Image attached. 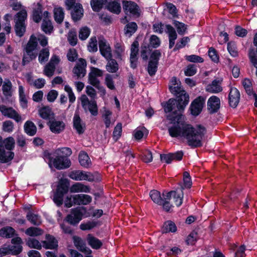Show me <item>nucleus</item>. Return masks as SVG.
<instances>
[{"mask_svg":"<svg viewBox=\"0 0 257 257\" xmlns=\"http://www.w3.org/2000/svg\"><path fill=\"white\" fill-rule=\"evenodd\" d=\"M28 219L35 225H39L41 223L40 217L33 213L29 212L27 215Z\"/></svg>","mask_w":257,"mask_h":257,"instance_id":"5fc2aeb1","label":"nucleus"},{"mask_svg":"<svg viewBox=\"0 0 257 257\" xmlns=\"http://www.w3.org/2000/svg\"><path fill=\"white\" fill-rule=\"evenodd\" d=\"M90 188L88 185H85L82 183H75L70 187V191L71 193H90Z\"/></svg>","mask_w":257,"mask_h":257,"instance_id":"cd10ccee","label":"nucleus"},{"mask_svg":"<svg viewBox=\"0 0 257 257\" xmlns=\"http://www.w3.org/2000/svg\"><path fill=\"white\" fill-rule=\"evenodd\" d=\"M99 50L101 55L107 60L112 57L111 51L109 44L104 39L99 40Z\"/></svg>","mask_w":257,"mask_h":257,"instance_id":"aec40b11","label":"nucleus"},{"mask_svg":"<svg viewBox=\"0 0 257 257\" xmlns=\"http://www.w3.org/2000/svg\"><path fill=\"white\" fill-rule=\"evenodd\" d=\"M27 17V13L26 10H22L15 16V31L16 34L19 37H22L25 32V22Z\"/></svg>","mask_w":257,"mask_h":257,"instance_id":"1a4fd4ad","label":"nucleus"},{"mask_svg":"<svg viewBox=\"0 0 257 257\" xmlns=\"http://www.w3.org/2000/svg\"><path fill=\"white\" fill-rule=\"evenodd\" d=\"M86 241L89 245L93 249H98L102 245V242L97 238L91 234H88L86 237Z\"/></svg>","mask_w":257,"mask_h":257,"instance_id":"2f4dec72","label":"nucleus"},{"mask_svg":"<svg viewBox=\"0 0 257 257\" xmlns=\"http://www.w3.org/2000/svg\"><path fill=\"white\" fill-rule=\"evenodd\" d=\"M38 43L36 36L32 35L25 48L26 53L24 54L23 62L25 65L37 56Z\"/></svg>","mask_w":257,"mask_h":257,"instance_id":"39448f33","label":"nucleus"},{"mask_svg":"<svg viewBox=\"0 0 257 257\" xmlns=\"http://www.w3.org/2000/svg\"><path fill=\"white\" fill-rule=\"evenodd\" d=\"M86 61L83 59L80 58L78 60L76 66L74 68L73 72L78 77H83L86 74Z\"/></svg>","mask_w":257,"mask_h":257,"instance_id":"4be33fe9","label":"nucleus"},{"mask_svg":"<svg viewBox=\"0 0 257 257\" xmlns=\"http://www.w3.org/2000/svg\"><path fill=\"white\" fill-rule=\"evenodd\" d=\"M73 126L77 132L82 133L84 131L85 125L82 122L79 116L76 113L73 117Z\"/></svg>","mask_w":257,"mask_h":257,"instance_id":"c9c22d12","label":"nucleus"},{"mask_svg":"<svg viewBox=\"0 0 257 257\" xmlns=\"http://www.w3.org/2000/svg\"><path fill=\"white\" fill-rule=\"evenodd\" d=\"M148 134V130L144 127L137 128L134 131V136L136 140H140Z\"/></svg>","mask_w":257,"mask_h":257,"instance_id":"79ce46f5","label":"nucleus"},{"mask_svg":"<svg viewBox=\"0 0 257 257\" xmlns=\"http://www.w3.org/2000/svg\"><path fill=\"white\" fill-rule=\"evenodd\" d=\"M22 239L19 237L14 238L12 240V243L14 244L11 247L5 246L0 248V257L3 256L11 253L17 254L20 253L22 250L21 243Z\"/></svg>","mask_w":257,"mask_h":257,"instance_id":"9d476101","label":"nucleus"},{"mask_svg":"<svg viewBox=\"0 0 257 257\" xmlns=\"http://www.w3.org/2000/svg\"><path fill=\"white\" fill-rule=\"evenodd\" d=\"M29 84L38 89L42 88L46 83V81L43 78H38L36 80H32L30 78L28 79Z\"/></svg>","mask_w":257,"mask_h":257,"instance_id":"c03bdc74","label":"nucleus"},{"mask_svg":"<svg viewBox=\"0 0 257 257\" xmlns=\"http://www.w3.org/2000/svg\"><path fill=\"white\" fill-rule=\"evenodd\" d=\"M54 18L56 22L61 23L64 19V14L63 9L60 7H56L54 10Z\"/></svg>","mask_w":257,"mask_h":257,"instance_id":"37998d69","label":"nucleus"},{"mask_svg":"<svg viewBox=\"0 0 257 257\" xmlns=\"http://www.w3.org/2000/svg\"><path fill=\"white\" fill-rule=\"evenodd\" d=\"M197 239L198 235L197 233L192 232L187 236L185 241L188 245H194L197 241Z\"/></svg>","mask_w":257,"mask_h":257,"instance_id":"864d4df0","label":"nucleus"},{"mask_svg":"<svg viewBox=\"0 0 257 257\" xmlns=\"http://www.w3.org/2000/svg\"><path fill=\"white\" fill-rule=\"evenodd\" d=\"M173 25L176 27L177 32L179 35H184L187 29V26L183 23L179 22L177 21H174Z\"/></svg>","mask_w":257,"mask_h":257,"instance_id":"09e8293b","label":"nucleus"},{"mask_svg":"<svg viewBox=\"0 0 257 257\" xmlns=\"http://www.w3.org/2000/svg\"><path fill=\"white\" fill-rule=\"evenodd\" d=\"M103 71L97 68L92 67L90 68V71L88 74V81L93 86H97L100 83L98 77L102 76Z\"/></svg>","mask_w":257,"mask_h":257,"instance_id":"a211bd4d","label":"nucleus"},{"mask_svg":"<svg viewBox=\"0 0 257 257\" xmlns=\"http://www.w3.org/2000/svg\"><path fill=\"white\" fill-rule=\"evenodd\" d=\"M59 58L56 55H53L49 63L44 67L43 71L44 75L48 77H52L54 74L56 66L59 63Z\"/></svg>","mask_w":257,"mask_h":257,"instance_id":"f3484780","label":"nucleus"},{"mask_svg":"<svg viewBox=\"0 0 257 257\" xmlns=\"http://www.w3.org/2000/svg\"><path fill=\"white\" fill-rule=\"evenodd\" d=\"M205 99L203 96H199L192 102L190 109L192 115L197 116L200 113L204 105Z\"/></svg>","mask_w":257,"mask_h":257,"instance_id":"dca6fc26","label":"nucleus"},{"mask_svg":"<svg viewBox=\"0 0 257 257\" xmlns=\"http://www.w3.org/2000/svg\"><path fill=\"white\" fill-rule=\"evenodd\" d=\"M137 28L138 26L136 23H130L125 27V33L130 37L137 31Z\"/></svg>","mask_w":257,"mask_h":257,"instance_id":"8fccbe9b","label":"nucleus"},{"mask_svg":"<svg viewBox=\"0 0 257 257\" xmlns=\"http://www.w3.org/2000/svg\"><path fill=\"white\" fill-rule=\"evenodd\" d=\"M15 233V229L11 226H6L0 229V236L3 237L11 238Z\"/></svg>","mask_w":257,"mask_h":257,"instance_id":"4c0bfd02","label":"nucleus"},{"mask_svg":"<svg viewBox=\"0 0 257 257\" xmlns=\"http://www.w3.org/2000/svg\"><path fill=\"white\" fill-rule=\"evenodd\" d=\"M164 28H165L166 32L168 34L169 47L171 48L174 46L175 41L177 37V33L174 28L169 25L164 26L161 23H156L153 25V30L156 33H162Z\"/></svg>","mask_w":257,"mask_h":257,"instance_id":"0eeeda50","label":"nucleus"},{"mask_svg":"<svg viewBox=\"0 0 257 257\" xmlns=\"http://www.w3.org/2000/svg\"><path fill=\"white\" fill-rule=\"evenodd\" d=\"M50 131L54 134H59L63 132L65 127V123L60 120H53L49 122Z\"/></svg>","mask_w":257,"mask_h":257,"instance_id":"393cba45","label":"nucleus"},{"mask_svg":"<svg viewBox=\"0 0 257 257\" xmlns=\"http://www.w3.org/2000/svg\"><path fill=\"white\" fill-rule=\"evenodd\" d=\"M69 183L67 179H61L53 197V201L57 206L62 204L63 196L68 190Z\"/></svg>","mask_w":257,"mask_h":257,"instance_id":"6e6552de","label":"nucleus"},{"mask_svg":"<svg viewBox=\"0 0 257 257\" xmlns=\"http://www.w3.org/2000/svg\"><path fill=\"white\" fill-rule=\"evenodd\" d=\"M68 176L75 181L94 182L100 180V175L97 172L91 173L79 170L71 171L69 173Z\"/></svg>","mask_w":257,"mask_h":257,"instance_id":"20e7f679","label":"nucleus"},{"mask_svg":"<svg viewBox=\"0 0 257 257\" xmlns=\"http://www.w3.org/2000/svg\"><path fill=\"white\" fill-rule=\"evenodd\" d=\"M92 197L87 194H78L74 195L68 196L65 200V205L67 207H71L73 204L78 205H86L92 201Z\"/></svg>","mask_w":257,"mask_h":257,"instance_id":"423d86ee","label":"nucleus"},{"mask_svg":"<svg viewBox=\"0 0 257 257\" xmlns=\"http://www.w3.org/2000/svg\"><path fill=\"white\" fill-rule=\"evenodd\" d=\"M79 162L81 166L88 168L91 166V161L87 153L81 152L79 154Z\"/></svg>","mask_w":257,"mask_h":257,"instance_id":"72a5a7b5","label":"nucleus"},{"mask_svg":"<svg viewBox=\"0 0 257 257\" xmlns=\"http://www.w3.org/2000/svg\"><path fill=\"white\" fill-rule=\"evenodd\" d=\"M162 230L164 233L175 232L177 230V227L174 222L168 221L164 224Z\"/></svg>","mask_w":257,"mask_h":257,"instance_id":"a19ab883","label":"nucleus"},{"mask_svg":"<svg viewBox=\"0 0 257 257\" xmlns=\"http://www.w3.org/2000/svg\"><path fill=\"white\" fill-rule=\"evenodd\" d=\"M239 91L235 88H231L229 94L230 105L232 107H235L239 102Z\"/></svg>","mask_w":257,"mask_h":257,"instance_id":"c85d7f7f","label":"nucleus"},{"mask_svg":"<svg viewBox=\"0 0 257 257\" xmlns=\"http://www.w3.org/2000/svg\"><path fill=\"white\" fill-rule=\"evenodd\" d=\"M125 48L123 45L120 43H116L115 45L114 54L116 55V58L121 59V57L124 54Z\"/></svg>","mask_w":257,"mask_h":257,"instance_id":"de8ad7c7","label":"nucleus"},{"mask_svg":"<svg viewBox=\"0 0 257 257\" xmlns=\"http://www.w3.org/2000/svg\"><path fill=\"white\" fill-rule=\"evenodd\" d=\"M106 69L109 72L114 73L116 72L118 69V64L115 60L111 58L108 60L106 65Z\"/></svg>","mask_w":257,"mask_h":257,"instance_id":"a18cd8bd","label":"nucleus"},{"mask_svg":"<svg viewBox=\"0 0 257 257\" xmlns=\"http://www.w3.org/2000/svg\"><path fill=\"white\" fill-rule=\"evenodd\" d=\"M122 132V125L121 123H118L115 126L113 133V138L115 141H117L121 136Z\"/></svg>","mask_w":257,"mask_h":257,"instance_id":"69168bd1","label":"nucleus"},{"mask_svg":"<svg viewBox=\"0 0 257 257\" xmlns=\"http://www.w3.org/2000/svg\"><path fill=\"white\" fill-rule=\"evenodd\" d=\"M27 244L31 248H34L38 249H40L41 248V243L38 240L35 239L29 238L27 240Z\"/></svg>","mask_w":257,"mask_h":257,"instance_id":"680f3d73","label":"nucleus"},{"mask_svg":"<svg viewBox=\"0 0 257 257\" xmlns=\"http://www.w3.org/2000/svg\"><path fill=\"white\" fill-rule=\"evenodd\" d=\"M97 225V222L95 221H88L86 223H81L80 225V228L82 230H90Z\"/></svg>","mask_w":257,"mask_h":257,"instance_id":"e2e57ef3","label":"nucleus"},{"mask_svg":"<svg viewBox=\"0 0 257 257\" xmlns=\"http://www.w3.org/2000/svg\"><path fill=\"white\" fill-rule=\"evenodd\" d=\"M0 111L4 116L13 118L18 122L22 120L21 116L11 107L2 105L0 107Z\"/></svg>","mask_w":257,"mask_h":257,"instance_id":"6ab92c4d","label":"nucleus"},{"mask_svg":"<svg viewBox=\"0 0 257 257\" xmlns=\"http://www.w3.org/2000/svg\"><path fill=\"white\" fill-rule=\"evenodd\" d=\"M3 91L4 95L8 97L12 94V83L9 80H5L3 85Z\"/></svg>","mask_w":257,"mask_h":257,"instance_id":"ea45409f","label":"nucleus"},{"mask_svg":"<svg viewBox=\"0 0 257 257\" xmlns=\"http://www.w3.org/2000/svg\"><path fill=\"white\" fill-rule=\"evenodd\" d=\"M86 209L84 207H78L72 210L70 214L67 217V221L71 224L78 223L82 218L83 215L85 213Z\"/></svg>","mask_w":257,"mask_h":257,"instance_id":"4468645a","label":"nucleus"},{"mask_svg":"<svg viewBox=\"0 0 257 257\" xmlns=\"http://www.w3.org/2000/svg\"><path fill=\"white\" fill-rule=\"evenodd\" d=\"M104 5L109 11L112 13L118 14L120 12L121 7L120 4L116 1L105 0Z\"/></svg>","mask_w":257,"mask_h":257,"instance_id":"473e14b6","label":"nucleus"},{"mask_svg":"<svg viewBox=\"0 0 257 257\" xmlns=\"http://www.w3.org/2000/svg\"><path fill=\"white\" fill-rule=\"evenodd\" d=\"M3 131L5 132L11 133L13 131L14 124L10 120H7L3 122Z\"/></svg>","mask_w":257,"mask_h":257,"instance_id":"338daca9","label":"nucleus"},{"mask_svg":"<svg viewBox=\"0 0 257 257\" xmlns=\"http://www.w3.org/2000/svg\"><path fill=\"white\" fill-rule=\"evenodd\" d=\"M150 196L153 201L160 205H162L164 210L167 211L170 210L172 205L162 195L161 196L160 192L157 190H152L150 193Z\"/></svg>","mask_w":257,"mask_h":257,"instance_id":"9b49d317","label":"nucleus"},{"mask_svg":"<svg viewBox=\"0 0 257 257\" xmlns=\"http://www.w3.org/2000/svg\"><path fill=\"white\" fill-rule=\"evenodd\" d=\"M40 116L43 119H47L53 116L51 108L48 106H43L38 110Z\"/></svg>","mask_w":257,"mask_h":257,"instance_id":"e433bc0d","label":"nucleus"},{"mask_svg":"<svg viewBox=\"0 0 257 257\" xmlns=\"http://www.w3.org/2000/svg\"><path fill=\"white\" fill-rule=\"evenodd\" d=\"M170 89L175 94L180 93L177 100L170 99L164 106L166 113L171 112L167 115V118L170 121L168 126L170 135L173 138L185 139L189 146H200L205 128L200 125L192 126L185 123L184 116L182 114L189 102V95L182 90L180 82L176 77L171 79Z\"/></svg>","mask_w":257,"mask_h":257,"instance_id":"f257e3e1","label":"nucleus"},{"mask_svg":"<svg viewBox=\"0 0 257 257\" xmlns=\"http://www.w3.org/2000/svg\"><path fill=\"white\" fill-rule=\"evenodd\" d=\"M163 195L164 198L169 202V200L172 198L177 206H180L182 204L184 194L183 190L181 189L169 192H164Z\"/></svg>","mask_w":257,"mask_h":257,"instance_id":"f8f14e48","label":"nucleus"},{"mask_svg":"<svg viewBox=\"0 0 257 257\" xmlns=\"http://www.w3.org/2000/svg\"><path fill=\"white\" fill-rule=\"evenodd\" d=\"M88 109L93 115H96L98 113V109L96 102L95 101H91L87 105L86 110Z\"/></svg>","mask_w":257,"mask_h":257,"instance_id":"052dcab7","label":"nucleus"},{"mask_svg":"<svg viewBox=\"0 0 257 257\" xmlns=\"http://www.w3.org/2000/svg\"><path fill=\"white\" fill-rule=\"evenodd\" d=\"M72 239L75 246L79 250L86 254L91 253V250L86 246L85 242L81 237L78 236L74 235L72 237Z\"/></svg>","mask_w":257,"mask_h":257,"instance_id":"412c9836","label":"nucleus"},{"mask_svg":"<svg viewBox=\"0 0 257 257\" xmlns=\"http://www.w3.org/2000/svg\"><path fill=\"white\" fill-rule=\"evenodd\" d=\"M122 7L125 13L135 17H139L141 11L139 6L135 3L132 1H123Z\"/></svg>","mask_w":257,"mask_h":257,"instance_id":"ddd939ff","label":"nucleus"},{"mask_svg":"<svg viewBox=\"0 0 257 257\" xmlns=\"http://www.w3.org/2000/svg\"><path fill=\"white\" fill-rule=\"evenodd\" d=\"M161 56V53L159 50L154 51L151 54L150 60L148 67L149 74L154 75L157 70L158 62Z\"/></svg>","mask_w":257,"mask_h":257,"instance_id":"2eb2a0df","label":"nucleus"},{"mask_svg":"<svg viewBox=\"0 0 257 257\" xmlns=\"http://www.w3.org/2000/svg\"><path fill=\"white\" fill-rule=\"evenodd\" d=\"M90 34V30L88 28L84 27L82 28L79 31V37L82 40L86 39Z\"/></svg>","mask_w":257,"mask_h":257,"instance_id":"0e129e2a","label":"nucleus"},{"mask_svg":"<svg viewBox=\"0 0 257 257\" xmlns=\"http://www.w3.org/2000/svg\"><path fill=\"white\" fill-rule=\"evenodd\" d=\"M102 117L106 127H108L114 120L112 118V112L105 107L101 110Z\"/></svg>","mask_w":257,"mask_h":257,"instance_id":"7c9ffc66","label":"nucleus"},{"mask_svg":"<svg viewBox=\"0 0 257 257\" xmlns=\"http://www.w3.org/2000/svg\"><path fill=\"white\" fill-rule=\"evenodd\" d=\"M72 154L68 148H63L56 151L53 156L49 157L48 164L51 168L54 167L61 170L67 168L71 165V162L68 156Z\"/></svg>","mask_w":257,"mask_h":257,"instance_id":"f03ea898","label":"nucleus"},{"mask_svg":"<svg viewBox=\"0 0 257 257\" xmlns=\"http://www.w3.org/2000/svg\"><path fill=\"white\" fill-rule=\"evenodd\" d=\"M105 0H91V6L92 9L94 11H98L102 7V5H104Z\"/></svg>","mask_w":257,"mask_h":257,"instance_id":"4d7b16f0","label":"nucleus"},{"mask_svg":"<svg viewBox=\"0 0 257 257\" xmlns=\"http://www.w3.org/2000/svg\"><path fill=\"white\" fill-rule=\"evenodd\" d=\"M15 146V140L12 137L4 139L0 136V163H8L15 156L12 150Z\"/></svg>","mask_w":257,"mask_h":257,"instance_id":"7ed1b4c3","label":"nucleus"},{"mask_svg":"<svg viewBox=\"0 0 257 257\" xmlns=\"http://www.w3.org/2000/svg\"><path fill=\"white\" fill-rule=\"evenodd\" d=\"M71 12L72 19L74 21L80 20L83 15V9L80 4H76L72 8Z\"/></svg>","mask_w":257,"mask_h":257,"instance_id":"c756f323","label":"nucleus"},{"mask_svg":"<svg viewBox=\"0 0 257 257\" xmlns=\"http://www.w3.org/2000/svg\"><path fill=\"white\" fill-rule=\"evenodd\" d=\"M220 99L216 96H211L207 101V108L210 113L216 112L220 108Z\"/></svg>","mask_w":257,"mask_h":257,"instance_id":"b1692460","label":"nucleus"},{"mask_svg":"<svg viewBox=\"0 0 257 257\" xmlns=\"http://www.w3.org/2000/svg\"><path fill=\"white\" fill-rule=\"evenodd\" d=\"M44 19L43 14L41 15V9L40 7L35 10L33 14V20L36 23L39 22L41 20Z\"/></svg>","mask_w":257,"mask_h":257,"instance_id":"bf43d9fd","label":"nucleus"},{"mask_svg":"<svg viewBox=\"0 0 257 257\" xmlns=\"http://www.w3.org/2000/svg\"><path fill=\"white\" fill-rule=\"evenodd\" d=\"M97 43L95 37H92L88 45V50L89 52H95L97 51Z\"/></svg>","mask_w":257,"mask_h":257,"instance_id":"13d9d810","label":"nucleus"},{"mask_svg":"<svg viewBox=\"0 0 257 257\" xmlns=\"http://www.w3.org/2000/svg\"><path fill=\"white\" fill-rule=\"evenodd\" d=\"M222 82V79H215L212 81V82L207 85L206 87L205 90L207 92L217 93L222 90L221 87V83Z\"/></svg>","mask_w":257,"mask_h":257,"instance_id":"5701e85b","label":"nucleus"},{"mask_svg":"<svg viewBox=\"0 0 257 257\" xmlns=\"http://www.w3.org/2000/svg\"><path fill=\"white\" fill-rule=\"evenodd\" d=\"M67 39L69 44L72 46H75L77 43V33L75 31L71 30L68 34Z\"/></svg>","mask_w":257,"mask_h":257,"instance_id":"603ef678","label":"nucleus"},{"mask_svg":"<svg viewBox=\"0 0 257 257\" xmlns=\"http://www.w3.org/2000/svg\"><path fill=\"white\" fill-rule=\"evenodd\" d=\"M165 12H168L173 17H175L177 14L176 8L174 5L170 3H167L164 6Z\"/></svg>","mask_w":257,"mask_h":257,"instance_id":"6e6d98bb","label":"nucleus"},{"mask_svg":"<svg viewBox=\"0 0 257 257\" xmlns=\"http://www.w3.org/2000/svg\"><path fill=\"white\" fill-rule=\"evenodd\" d=\"M43 233L42 229L38 227H31L25 231V233L30 236H37L41 235Z\"/></svg>","mask_w":257,"mask_h":257,"instance_id":"49530a36","label":"nucleus"},{"mask_svg":"<svg viewBox=\"0 0 257 257\" xmlns=\"http://www.w3.org/2000/svg\"><path fill=\"white\" fill-rule=\"evenodd\" d=\"M139 43L135 41L133 42L131 48L130 62L131 66L133 68L137 67V54L138 53Z\"/></svg>","mask_w":257,"mask_h":257,"instance_id":"bb28decb","label":"nucleus"},{"mask_svg":"<svg viewBox=\"0 0 257 257\" xmlns=\"http://www.w3.org/2000/svg\"><path fill=\"white\" fill-rule=\"evenodd\" d=\"M242 84L245 89L246 93L249 95H251V94L254 93L252 88V83L250 79L248 78H245L242 81Z\"/></svg>","mask_w":257,"mask_h":257,"instance_id":"3c124183","label":"nucleus"},{"mask_svg":"<svg viewBox=\"0 0 257 257\" xmlns=\"http://www.w3.org/2000/svg\"><path fill=\"white\" fill-rule=\"evenodd\" d=\"M197 72L196 67L195 65L190 64L187 66L185 70V74L186 76H193L196 74Z\"/></svg>","mask_w":257,"mask_h":257,"instance_id":"774afa93","label":"nucleus"},{"mask_svg":"<svg viewBox=\"0 0 257 257\" xmlns=\"http://www.w3.org/2000/svg\"><path fill=\"white\" fill-rule=\"evenodd\" d=\"M43 17L42 29L45 33L50 34L53 29L52 23L49 20L50 14L47 11H45L43 13Z\"/></svg>","mask_w":257,"mask_h":257,"instance_id":"a878e982","label":"nucleus"},{"mask_svg":"<svg viewBox=\"0 0 257 257\" xmlns=\"http://www.w3.org/2000/svg\"><path fill=\"white\" fill-rule=\"evenodd\" d=\"M25 132L29 136L35 135L37 132V127L35 124L31 121H27L24 124Z\"/></svg>","mask_w":257,"mask_h":257,"instance_id":"58836bf2","label":"nucleus"},{"mask_svg":"<svg viewBox=\"0 0 257 257\" xmlns=\"http://www.w3.org/2000/svg\"><path fill=\"white\" fill-rule=\"evenodd\" d=\"M46 240L43 241V246L46 248L54 249L58 246L57 240L52 236L47 235Z\"/></svg>","mask_w":257,"mask_h":257,"instance_id":"f704fd0d","label":"nucleus"}]
</instances>
